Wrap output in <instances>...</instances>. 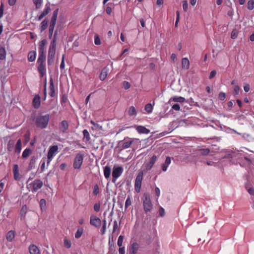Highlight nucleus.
Segmentation results:
<instances>
[{"label": "nucleus", "instance_id": "72a5a7b5", "mask_svg": "<svg viewBox=\"0 0 254 254\" xmlns=\"http://www.w3.org/2000/svg\"><path fill=\"white\" fill-rule=\"evenodd\" d=\"M83 139L85 141H89L90 139L89 133L87 129H84L83 131Z\"/></svg>", "mask_w": 254, "mask_h": 254}, {"label": "nucleus", "instance_id": "dca6fc26", "mask_svg": "<svg viewBox=\"0 0 254 254\" xmlns=\"http://www.w3.org/2000/svg\"><path fill=\"white\" fill-rule=\"evenodd\" d=\"M29 252L30 254H41L39 249L35 245H30L29 247Z\"/></svg>", "mask_w": 254, "mask_h": 254}, {"label": "nucleus", "instance_id": "ea45409f", "mask_svg": "<svg viewBox=\"0 0 254 254\" xmlns=\"http://www.w3.org/2000/svg\"><path fill=\"white\" fill-rule=\"evenodd\" d=\"M36 9L40 8L42 4V0H33Z\"/></svg>", "mask_w": 254, "mask_h": 254}, {"label": "nucleus", "instance_id": "a211bd4d", "mask_svg": "<svg viewBox=\"0 0 254 254\" xmlns=\"http://www.w3.org/2000/svg\"><path fill=\"white\" fill-rule=\"evenodd\" d=\"M68 128V123L67 121L66 120L63 121L60 125V130L63 132L64 133L66 132V130H67Z\"/></svg>", "mask_w": 254, "mask_h": 254}, {"label": "nucleus", "instance_id": "3c124183", "mask_svg": "<svg viewBox=\"0 0 254 254\" xmlns=\"http://www.w3.org/2000/svg\"><path fill=\"white\" fill-rule=\"evenodd\" d=\"M240 87L238 85H236L234 86L233 93L235 95H238L240 91Z\"/></svg>", "mask_w": 254, "mask_h": 254}, {"label": "nucleus", "instance_id": "8fccbe9b", "mask_svg": "<svg viewBox=\"0 0 254 254\" xmlns=\"http://www.w3.org/2000/svg\"><path fill=\"white\" fill-rule=\"evenodd\" d=\"M64 247L67 249H69L71 246V243L70 240L65 238L64 239Z\"/></svg>", "mask_w": 254, "mask_h": 254}, {"label": "nucleus", "instance_id": "774afa93", "mask_svg": "<svg viewBox=\"0 0 254 254\" xmlns=\"http://www.w3.org/2000/svg\"><path fill=\"white\" fill-rule=\"evenodd\" d=\"M244 89L245 92H249L250 90V85L248 84H245L244 86Z\"/></svg>", "mask_w": 254, "mask_h": 254}, {"label": "nucleus", "instance_id": "c9c22d12", "mask_svg": "<svg viewBox=\"0 0 254 254\" xmlns=\"http://www.w3.org/2000/svg\"><path fill=\"white\" fill-rule=\"evenodd\" d=\"M83 228L82 227L79 228L77 229L76 232L75 234V237L76 239L79 238L83 233Z\"/></svg>", "mask_w": 254, "mask_h": 254}, {"label": "nucleus", "instance_id": "bb28decb", "mask_svg": "<svg viewBox=\"0 0 254 254\" xmlns=\"http://www.w3.org/2000/svg\"><path fill=\"white\" fill-rule=\"evenodd\" d=\"M27 211V207L26 205H23L20 212V218L21 220H23L25 218Z\"/></svg>", "mask_w": 254, "mask_h": 254}, {"label": "nucleus", "instance_id": "a18cd8bd", "mask_svg": "<svg viewBox=\"0 0 254 254\" xmlns=\"http://www.w3.org/2000/svg\"><path fill=\"white\" fill-rule=\"evenodd\" d=\"M200 153L203 155H207L210 152V150L208 148H202L199 150Z\"/></svg>", "mask_w": 254, "mask_h": 254}, {"label": "nucleus", "instance_id": "5fc2aeb1", "mask_svg": "<svg viewBox=\"0 0 254 254\" xmlns=\"http://www.w3.org/2000/svg\"><path fill=\"white\" fill-rule=\"evenodd\" d=\"M226 96L225 93L223 92H220L218 95L219 99L222 101L224 100L226 98Z\"/></svg>", "mask_w": 254, "mask_h": 254}, {"label": "nucleus", "instance_id": "e2e57ef3", "mask_svg": "<svg viewBox=\"0 0 254 254\" xmlns=\"http://www.w3.org/2000/svg\"><path fill=\"white\" fill-rule=\"evenodd\" d=\"M118 222L116 220H115L114 221L113 233H114L116 231V230L118 229Z\"/></svg>", "mask_w": 254, "mask_h": 254}, {"label": "nucleus", "instance_id": "393cba45", "mask_svg": "<svg viewBox=\"0 0 254 254\" xmlns=\"http://www.w3.org/2000/svg\"><path fill=\"white\" fill-rule=\"evenodd\" d=\"M22 148V143L20 139H19L15 145L14 152L15 153H20Z\"/></svg>", "mask_w": 254, "mask_h": 254}, {"label": "nucleus", "instance_id": "603ef678", "mask_svg": "<svg viewBox=\"0 0 254 254\" xmlns=\"http://www.w3.org/2000/svg\"><path fill=\"white\" fill-rule=\"evenodd\" d=\"M93 208H94V210L96 212L99 211L100 209V203H96L94 204V206H93Z\"/></svg>", "mask_w": 254, "mask_h": 254}, {"label": "nucleus", "instance_id": "052dcab7", "mask_svg": "<svg viewBox=\"0 0 254 254\" xmlns=\"http://www.w3.org/2000/svg\"><path fill=\"white\" fill-rule=\"evenodd\" d=\"M64 55H63V57H62V60L61 65H60L61 69H64V68L65 64H64Z\"/></svg>", "mask_w": 254, "mask_h": 254}, {"label": "nucleus", "instance_id": "f257e3e1", "mask_svg": "<svg viewBox=\"0 0 254 254\" xmlns=\"http://www.w3.org/2000/svg\"><path fill=\"white\" fill-rule=\"evenodd\" d=\"M47 41L46 39L39 43V57L37 61V69L40 77H43L46 74L45 45Z\"/></svg>", "mask_w": 254, "mask_h": 254}, {"label": "nucleus", "instance_id": "de8ad7c7", "mask_svg": "<svg viewBox=\"0 0 254 254\" xmlns=\"http://www.w3.org/2000/svg\"><path fill=\"white\" fill-rule=\"evenodd\" d=\"M100 192L98 185L96 184L94 186L93 193L95 195H97Z\"/></svg>", "mask_w": 254, "mask_h": 254}, {"label": "nucleus", "instance_id": "680f3d73", "mask_svg": "<svg viewBox=\"0 0 254 254\" xmlns=\"http://www.w3.org/2000/svg\"><path fill=\"white\" fill-rule=\"evenodd\" d=\"M165 210L162 207H160V208H159V215L161 217H163L165 215Z\"/></svg>", "mask_w": 254, "mask_h": 254}, {"label": "nucleus", "instance_id": "338daca9", "mask_svg": "<svg viewBox=\"0 0 254 254\" xmlns=\"http://www.w3.org/2000/svg\"><path fill=\"white\" fill-rule=\"evenodd\" d=\"M172 109L175 111H179L180 109V105L178 104H175L172 106Z\"/></svg>", "mask_w": 254, "mask_h": 254}, {"label": "nucleus", "instance_id": "a19ab883", "mask_svg": "<svg viewBox=\"0 0 254 254\" xmlns=\"http://www.w3.org/2000/svg\"><path fill=\"white\" fill-rule=\"evenodd\" d=\"M14 144V141L13 140H10L7 144V150L8 151H11L13 149V147Z\"/></svg>", "mask_w": 254, "mask_h": 254}, {"label": "nucleus", "instance_id": "20e7f679", "mask_svg": "<svg viewBox=\"0 0 254 254\" xmlns=\"http://www.w3.org/2000/svg\"><path fill=\"white\" fill-rule=\"evenodd\" d=\"M143 208L146 213L150 212L152 208V204L150 200V198L148 194L144 193L143 195Z\"/></svg>", "mask_w": 254, "mask_h": 254}, {"label": "nucleus", "instance_id": "69168bd1", "mask_svg": "<svg viewBox=\"0 0 254 254\" xmlns=\"http://www.w3.org/2000/svg\"><path fill=\"white\" fill-rule=\"evenodd\" d=\"M119 254H126L125 247H123L121 248H119Z\"/></svg>", "mask_w": 254, "mask_h": 254}, {"label": "nucleus", "instance_id": "f704fd0d", "mask_svg": "<svg viewBox=\"0 0 254 254\" xmlns=\"http://www.w3.org/2000/svg\"><path fill=\"white\" fill-rule=\"evenodd\" d=\"M40 206L42 211H45L46 209V201L45 199L42 198L40 201Z\"/></svg>", "mask_w": 254, "mask_h": 254}, {"label": "nucleus", "instance_id": "ddd939ff", "mask_svg": "<svg viewBox=\"0 0 254 254\" xmlns=\"http://www.w3.org/2000/svg\"><path fill=\"white\" fill-rule=\"evenodd\" d=\"M139 248V245L137 243L134 242L132 243L129 249V254H136Z\"/></svg>", "mask_w": 254, "mask_h": 254}, {"label": "nucleus", "instance_id": "a878e982", "mask_svg": "<svg viewBox=\"0 0 254 254\" xmlns=\"http://www.w3.org/2000/svg\"><path fill=\"white\" fill-rule=\"evenodd\" d=\"M48 20L47 18L45 19L44 20L42 21L40 26V30L41 32H43L47 29L48 27Z\"/></svg>", "mask_w": 254, "mask_h": 254}, {"label": "nucleus", "instance_id": "6ab92c4d", "mask_svg": "<svg viewBox=\"0 0 254 254\" xmlns=\"http://www.w3.org/2000/svg\"><path fill=\"white\" fill-rule=\"evenodd\" d=\"M134 139L128 138V140L125 139L124 142L122 145V148L123 149H127L131 146L133 142Z\"/></svg>", "mask_w": 254, "mask_h": 254}, {"label": "nucleus", "instance_id": "412c9836", "mask_svg": "<svg viewBox=\"0 0 254 254\" xmlns=\"http://www.w3.org/2000/svg\"><path fill=\"white\" fill-rule=\"evenodd\" d=\"M190 61L187 58H183L182 60V67L183 69H188L190 68Z\"/></svg>", "mask_w": 254, "mask_h": 254}, {"label": "nucleus", "instance_id": "58836bf2", "mask_svg": "<svg viewBox=\"0 0 254 254\" xmlns=\"http://www.w3.org/2000/svg\"><path fill=\"white\" fill-rule=\"evenodd\" d=\"M136 114V109L133 106H131L129 107L128 111V114L130 116H132L135 115Z\"/></svg>", "mask_w": 254, "mask_h": 254}, {"label": "nucleus", "instance_id": "13d9d810", "mask_svg": "<svg viewBox=\"0 0 254 254\" xmlns=\"http://www.w3.org/2000/svg\"><path fill=\"white\" fill-rule=\"evenodd\" d=\"M176 20L175 22V26L177 27L178 26V24L180 20V12L179 11H177L176 12Z\"/></svg>", "mask_w": 254, "mask_h": 254}, {"label": "nucleus", "instance_id": "4be33fe9", "mask_svg": "<svg viewBox=\"0 0 254 254\" xmlns=\"http://www.w3.org/2000/svg\"><path fill=\"white\" fill-rule=\"evenodd\" d=\"M171 159L170 157H167L165 159V163L162 165V170L165 172L167 171V168L169 165L171 164Z\"/></svg>", "mask_w": 254, "mask_h": 254}, {"label": "nucleus", "instance_id": "473e14b6", "mask_svg": "<svg viewBox=\"0 0 254 254\" xmlns=\"http://www.w3.org/2000/svg\"><path fill=\"white\" fill-rule=\"evenodd\" d=\"M32 153V151L30 148L25 149L22 154V157L23 158H27Z\"/></svg>", "mask_w": 254, "mask_h": 254}, {"label": "nucleus", "instance_id": "5701e85b", "mask_svg": "<svg viewBox=\"0 0 254 254\" xmlns=\"http://www.w3.org/2000/svg\"><path fill=\"white\" fill-rule=\"evenodd\" d=\"M50 92L49 95L51 97H54L55 95V89L53 79L51 78L50 80Z\"/></svg>", "mask_w": 254, "mask_h": 254}, {"label": "nucleus", "instance_id": "9d476101", "mask_svg": "<svg viewBox=\"0 0 254 254\" xmlns=\"http://www.w3.org/2000/svg\"><path fill=\"white\" fill-rule=\"evenodd\" d=\"M30 185L32 187V191L36 192L42 187L43 183L40 180L36 179Z\"/></svg>", "mask_w": 254, "mask_h": 254}, {"label": "nucleus", "instance_id": "4c0bfd02", "mask_svg": "<svg viewBox=\"0 0 254 254\" xmlns=\"http://www.w3.org/2000/svg\"><path fill=\"white\" fill-rule=\"evenodd\" d=\"M173 101L176 102L183 103L185 101V99L184 97L181 96H174L173 99Z\"/></svg>", "mask_w": 254, "mask_h": 254}, {"label": "nucleus", "instance_id": "2eb2a0df", "mask_svg": "<svg viewBox=\"0 0 254 254\" xmlns=\"http://www.w3.org/2000/svg\"><path fill=\"white\" fill-rule=\"evenodd\" d=\"M13 173L14 179L18 181L20 179V175L19 173L18 166L17 164H14L13 166Z\"/></svg>", "mask_w": 254, "mask_h": 254}, {"label": "nucleus", "instance_id": "6e6d98bb", "mask_svg": "<svg viewBox=\"0 0 254 254\" xmlns=\"http://www.w3.org/2000/svg\"><path fill=\"white\" fill-rule=\"evenodd\" d=\"M131 204V201L129 197H128L125 202V208H127Z\"/></svg>", "mask_w": 254, "mask_h": 254}, {"label": "nucleus", "instance_id": "f8f14e48", "mask_svg": "<svg viewBox=\"0 0 254 254\" xmlns=\"http://www.w3.org/2000/svg\"><path fill=\"white\" fill-rule=\"evenodd\" d=\"M157 156L155 155H153L150 158L149 162L145 166V169L146 171L150 170L153 166L157 160Z\"/></svg>", "mask_w": 254, "mask_h": 254}, {"label": "nucleus", "instance_id": "c85d7f7f", "mask_svg": "<svg viewBox=\"0 0 254 254\" xmlns=\"http://www.w3.org/2000/svg\"><path fill=\"white\" fill-rule=\"evenodd\" d=\"M56 23L50 22L49 27V37L50 39H52L53 37V34L54 30V28L55 27Z\"/></svg>", "mask_w": 254, "mask_h": 254}, {"label": "nucleus", "instance_id": "1a4fd4ad", "mask_svg": "<svg viewBox=\"0 0 254 254\" xmlns=\"http://www.w3.org/2000/svg\"><path fill=\"white\" fill-rule=\"evenodd\" d=\"M102 224L101 219L94 215H91L90 217V224L95 227L99 228Z\"/></svg>", "mask_w": 254, "mask_h": 254}, {"label": "nucleus", "instance_id": "49530a36", "mask_svg": "<svg viewBox=\"0 0 254 254\" xmlns=\"http://www.w3.org/2000/svg\"><path fill=\"white\" fill-rule=\"evenodd\" d=\"M238 35V31L236 29H233L231 34V38L232 39H235L237 38Z\"/></svg>", "mask_w": 254, "mask_h": 254}, {"label": "nucleus", "instance_id": "79ce46f5", "mask_svg": "<svg viewBox=\"0 0 254 254\" xmlns=\"http://www.w3.org/2000/svg\"><path fill=\"white\" fill-rule=\"evenodd\" d=\"M247 8L250 10H252L254 8V0H250L248 1Z\"/></svg>", "mask_w": 254, "mask_h": 254}, {"label": "nucleus", "instance_id": "9b49d317", "mask_svg": "<svg viewBox=\"0 0 254 254\" xmlns=\"http://www.w3.org/2000/svg\"><path fill=\"white\" fill-rule=\"evenodd\" d=\"M51 11L50 4L47 3L45 5L43 11L38 16V20L41 21L45 16L48 14Z\"/></svg>", "mask_w": 254, "mask_h": 254}, {"label": "nucleus", "instance_id": "37998d69", "mask_svg": "<svg viewBox=\"0 0 254 254\" xmlns=\"http://www.w3.org/2000/svg\"><path fill=\"white\" fill-rule=\"evenodd\" d=\"M106 224L107 221L106 219L103 220V225L101 229V233L102 235H104L105 233L106 230Z\"/></svg>", "mask_w": 254, "mask_h": 254}, {"label": "nucleus", "instance_id": "c03bdc74", "mask_svg": "<svg viewBox=\"0 0 254 254\" xmlns=\"http://www.w3.org/2000/svg\"><path fill=\"white\" fill-rule=\"evenodd\" d=\"M124 238V237L122 235H120L118 238L117 244H118V246L119 247V248L123 247L122 246H123Z\"/></svg>", "mask_w": 254, "mask_h": 254}, {"label": "nucleus", "instance_id": "423d86ee", "mask_svg": "<svg viewBox=\"0 0 254 254\" xmlns=\"http://www.w3.org/2000/svg\"><path fill=\"white\" fill-rule=\"evenodd\" d=\"M58 145H53L50 147L48 154H47V164L48 166L54 157L56 155V153H58Z\"/></svg>", "mask_w": 254, "mask_h": 254}, {"label": "nucleus", "instance_id": "aec40b11", "mask_svg": "<svg viewBox=\"0 0 254 254\" xmlns=\"http://www.w3.org/2000/svg\"><path fill=\"white\" fill-rule=\"evenodd\" d=\"M136 129L140 134H148L150 132V130L149 129H147L145 127L141 126H137L136 127Z\"/></svg>", "mask_w": 254, "mask_h": 254}, {"label": "nucleus", "instance_id": "864d4df0", "mask_svg": "<svg viewBox=\"0 0 254 254\" xmlns=\"http://www.w3.org/2000/svg\"><path fill=\"white\" fill-rule=\"evenodd\" d=\"M183 8L185 11H187L188 9V3L187 0L183 1Z\"/></svg>", "mask_w": 254, "mask_h": 254}, {"label": "nucleus", "instance_id": "7c9ffc66", "mask_svg": "<svg viewBox=\"0 0 254 254\" xmlns=\"http://www.w3.org/2000/svg\"><path fill=\"white\" fill-rule=\"evenodd\" d=\"M15 237L14 231L10 230L8 231L6 235V239L8 242H12Z\"/></svg>", "mask_w": 254, "mask_h": 254}, {"label": "nucleus", "instance_id": "7ed1b4c3", "mask_svg": "<svg viewBox=\"0 0 254 254\" xmlns=\"http://www.w3.org/2000/svg\"><path fill=\"white\" fill-rule=\"evenodd\" d=\"M50 119V116L49 114H47L44 116L40 115L35 117L33 119V121L37 127L43 129L47 127Z\"/></svg>", "mask_w": 254, "mask_h": 254}, {"label": "nucleus", "instance_id": "bf43d9fd", "mask_svg": "<svg viewBox=\"0 0 254 254\" xmlns=\"http://www.w3.org/2000/svg\"><path fill=\"white\" fill-rule=\"evenodd\" d=\"M3 15V4L1 2L0 6V18L2 17Z\"/></svg>", "mask_w": 254, "mask_h": 254}, {"label": "nucleus", "instance_id": "6e6552de", "mask_svg": "<svg viewBox=\"0 0 254 254\" xmlns=\"http://www.w3.org/2000/svg\"><path fill=\"white\" fill-rule=\"evenodd\" d=\"M123 168L121 166L116 167L114 166L113 167V170L112 172V182L115 183L116 181L117 178H118L123 172Z\"/></svg>", "mask_w": 254, "mask_h": 254}, {"label": "nucleus", "instance_id": "cd10ccee", "mask_svg": "<svg viewBox=\"0 0 254 254\" xmlns=\"http://www.w3.org/2000/svg\"><path fill=\"white\" fill-rule=\"evenodd\" d=\"M111 169L110 166H106L104 168V175L105 178L108 179L111 175Z\"/></svg>", "mask_w": 254, "mask_h": 254}, {"label": "nucleus", "instance_id": "4468645a", "mask_svg": "<svg viewBox=\"0 0 254 254\" xmlns=\"http://www.w3.org/2000/svg\"><path fill=\"white\" fill-rule=\"evenodd\" d=\"M41 105V97L37 94L36 95L32 101V105L35 109H38Z\"/></svg>", "mask_w": 254, "mask_h": 254}, {"label": "nucleus", "instance_id": "f3484780", "mask_svg": "<svg viewBox=\"0 0 254 254\" xmlns=\"http://www.w3.org/2000/svg\"><path fill=\"white\" fill-rule=\"evenodd\" d=\"M109 71V68L106 66L104 67L100 74L99 78L101 81H104L107 76Z\"/></svg>", "mask_w": 254, "mask_h": 254}, {"label": "nucleus", "instance_id": "0e129e2a", "mask_svg": "<svg viewBox=\"0 0 254 254\" xmlns=\"http://www.w3.org/2000/svg\"><path fill=\"white\" fill-rule=\"evenodd\" d=\"M216 74V71L215 70L211 71L210 73L209 76V79H212L213 77H215Z\"/></svg>", "mask_w": 254, "mask_h": 254}, {"label": "nucleus", "instance_id": "c756f323", "mask_svg": "<svg viewBox=\"0 0 254 254\" xmlns=\"http://www.w3.org/2000/svg\"><path fill=\"white\" fill-rule=\"evenodd\" d=\"M59 12V8L56 9L53 13L50 22L56 23Z\"/></svg>", "mask_w": 254, "mask_h": 254}, {"label": "nucleus", "instance_id": "f03ea898", "mask_svg": "<svg viewBox=\"0 0 254 254\" xmlns=\"http://www.w3.org/2000/svg\"><path fill=\"white\" fill-rule=\"evenodd\" d=\"M58 36V31L56 30L54 33L53 39L50 43L48 54V65L53 64L55 61L56 54V44Z\"/></svg>", "mask_w": 254, "mask_h": 254}, {"label": "nucleus", "instance_id": "0eeeda50", "mask_svg": "<svg viewBox=\"0 0 254 254\" xmlns=\"http://www.w3.org/2000/svg\"><path fill=\"white\" fill-rule=\"evenodd\" d=\"M143 173L140 171L137 174L135 180L134 188L137 192H139L141 190L142 181L143 180Z\"/></svg>", "mask_w": 254, "mask_h": 254}, {"label": "nucleus", "instance_id": "4d7b16f0", "mask_svg": "<svg viewBox=\"0 0 254 254\" xmlns=\"http://www.w3.org/2000/svg\"><path fill=\"white\" fill-rule=\"evenodd\" d=\"M123 86L125 89H128L130 87V85L128 82L125 81L123 82Z\"/></svg>", "mask_w": 254, "mask_h": 254}, {"label": "nucleus", "instance_id": "39448f33", "mask_svg": "<svg viewBox=\"0 0 254 254\" xmlns=\"http://www.w3.org/2000/svg\"><path fill=\"white\" fill-rule=\"evenodd\" d=\"M84 155L80 153H77L73 160V167L74 169H80L83 163Z\"/></svg>", "mask_w": 254, "mask_h": 254}, {"label": "nucleus", "instance_id": "09e8293b", "mask_svg": "<svg viewBox=\"0 0 254 254\" xmlns=\"http://www.w3.org/2000/svg\"><path fill=\"white\" fill-rule=\"evenodd\" d=\"M94 43L96 45H100L101 44L100 38L97 34L94 35Z\"/></svg>", "mask_w": 254, "mask_h": 254}, {"label": "nucleus", "instance_id": "b1692460", "mask_svg": "<svg viewBox=\"0 0 254 254\" xmlns=\"http://www.w3.org/2000/svg\"><path fill=\"white\" fill-rule=\"evenodd\" d=\"M36 57V52L35 51H31L28 54V60L32 62L35 60Z\"/></svg>", "mask_w": 254, "mask_h": 254}, {"label": "nucleus", "instance_id": "e433bc0d", "mask_svg": "<svg viewBox=\"0 0 254 254\" xmlns=\"http://www.w3.org/2000/svg\"><path fill=\"white\" fill-rule=\"evenodd\" d=\"M144 109L148 114H150L153 110V106L151 104L148 103L145 106Z\"/></svg>", "mask_w": 254, "mask_h": 254}, {"label": "nucleus", "instance_id": "2f4dec72", "mask_svg": "<svg viewBox=\"0 0 254 254\" xmlns=\"http://www.w3.org/2000/svg\"><path fill=\"white\" fill-rule=\"evenodd\" d=\"M6 51L3 47H0V60H3L5 59Z\"/></svg>", "mask_w": 254, "mask_h": 254}]
</instances>
